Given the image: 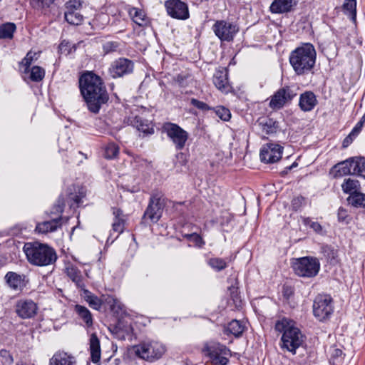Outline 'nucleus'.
Here are the masks:
<instances>
[{"mask_svg":"<svg viewBox=\"0 0 365 365\" xmlns=\"http://www.w3.org/2000/svg\"><path fill=\"white\" fill-rule=\"evenodd\" d=\"M79 88L88 109L93 113H98L101 106L108 101V94L103 80L92 72L81 76Z\"/></svg>","mask_w":365,"mask_h":365,"instance_id":"obj_1","label":"nucleus"},{"mask_svg":"<svg viewBox=\"0 0 365 365\" xmlns=\"http://www.w3.org/2000/svg\"><path fill=\"white\" fill-rule=\"evenodd\" d=\"M275 331L282 334L281 337V349L296 354V350L302 346L305 337L301 330L296 327L292 319L283 317L275 322Z\"/></svg>","mask_w":365,"mask_h":365,"instance_id":"obj_2","label":"nucleus"},{"mask_svg":"<svg viewBox=\"0 0 365 365\" xmlns=\"http://www.w3.org/2000/svg\"><path fill=\"white\" fill-rule=\"evenodd\" d=\"M317 60L314 46L310 43H302L293 50L289 57V63L298 76L312 73Z\"/></svg>","mask_w":365,"mask_h":365,"instance_id":"obj_3","label":"nucleus"},{"mask_svg":"<svg viewBox=\"0 0 365 365\" xmlns=\"http://www.w3.org/2000/svg\"><path fill=\"white\" fill-rule=\"evenodd\" d=\"M23 250L28 262L33 265L47 266L53 264L57 259L55 250L46 244L27 242L24 245Z\"/></svg>","mask_w":365,"mask_h":365,"instance_id":"obj_4","label":"nucleus"},{"mask_svg":"<svg viewBox=\"0 0 365 365\" xmlns=\"http://www.w3.org/2000/svg\"><path fill=\"white\" fill-rule=\"evenodd\" d=\"M137 356L148 361H153L160 359L165 353L164 346L156 341H144L133 346Z\"/></svg>","mask_w":365,"mask_h":365,"instance_id":"obj_5","label":"nucleus"},{"mask_svg":"<svg viewBox=\"0 0 365 365\" xmlns=\"http://www.w3.org/2000/svg\"><path fill=\"white\" fill-rule=\"evenodd\" d=\"M292 268L297 276L311 278L315 277L319 273L320 263L316 257H304L294 259Z\"/></svg>","mask_w":365,"mask_h":365,"instance_id":"obj_6","label":"nucleus"},{"mask_svg":"<svg viewBox=\"0 0 365 365\" xmlns=\"http://www.w3.org/2000/svg\"><path fill=\"white\" fill-rule=\"evenodd\" d=\"M163 130L173 143L176 150H182L189 138V133L176 123L167 122L163 125Z\"/></svg>","mask_w":365,"mask_h":365,"instance_id":"obj_7","label":"nucleus"},{"mask_svg":"<svg viewBox=\"0 0 365 365\" xmlns=\"http://www.w3.org/2000/svg\"><path fill=\"white\" fill-rule=\"evenodd\" d=\"M164 207L163 195L160 192H153L144 212L143 219H148L153 223L158 222L162 217Z\"/></svg>","mask_w":365,"mask_h":365,"instance_id":"obj_8","label":"nucleus"},{"mask_svg":"<svg viewBox=\"0 0 365 365\" xmlns=\"http://www.w3.org/2000/svg\"><path fill=\"white\" fill-rule=\"evenodd\" d=\"M203 351L214 365H227L229 362L228 356L231 355L230 350L226 346L217 342L207 344Z\"/></svg>","mask_w":365,"mask_h":365,"instance_id":"obj_9","label":"nucleus"},{"mask_svg":"<svg viewBox=\"0 0 365 365\" xmlns=\"http://www.w3.org/2000/svg\"><path fill=\"white\" fill-rule=\"evenodd\" d=\"M215 36L222 41H232L238 32L237 26L225 20H217L212 26Z\"/></svg>","mask_w":365,"mask_h":365,"instance_id":"obj_10","label":"nucleus"},{"mask_svg":"<svg viewBox=\"0 0 365 365\" xmlns=\"http://www.w3.org/2000/svg\"><path fill=\"white\" fill-rule=\"evenodd\" d=\"M333 312L332 299L327 294L316 297L313 303L314 315L320 321L328 318Z\"/></svg>","mask_w":365,"mask_h":365,"instance_id":"obj_11","label":"nucleus"},{"mask_svg":"<svg viewBox=\"0 0 365 365\" xmlns=\"http://www.w3.org/2000/svg\"><path fill=\"white\" fill-rule=\"evenodd\" d=\"M296 96L297 93L292 87L285 86L271 96L269 106L273 110L281 109L287 103H290Z\"/></svg>","mask_w":365,"mask_h":365,"instance_id":"obj_12","label":"nucleus"},{"mask_svg":"<svg viewBox=\"0 0 365 365\" xmlns=\"http://www.w3.org/2000/svg\"><path fill=\"white\" fill-rule=\"evenodd\" d=\"M38 307L31 299H20L14 305V311L16 315L21 319H30L37 314Z\"/></svg>","mask_w":365,"mask_h":365,"instance_id":"obj_13","label":"nucleus"},{"mask_svg":"<svg viewBox=\"0 0 365 365\" xmlns=\"http://www.w3.org/2000/svg\"><path fill=\"white\" fill-rule=\"evenodd\" d=\"M165 7L168 14L173 19L186 20L190 17L188 6L181 0H167Z\"/></svg>","mask_w":365,"mask_h":365,"instance_id":"obj_14","label":"nucleus"},{"mask_svg":"<svg viewBox=\"0 0 365 365\" xmlns=\"http://www.w3.org/2000/svg\"><path fill=\"white\" fill-rule=\"evenodd\" d=\"M134 63L126 58H119L110 66L108 72L113 78L123 77L133 73Z\"/></svg>","mask_w":365,"mask_h":365,"instance_id":"obj_15","label":"nucleus"},{"mask_svg":"<svg viewBox=\"0 0 365 365\" xmlns=\"http://www.w3.org/2000/svg\"><path fill=\"white\" fill-rule=\"evenodd\" d=\"M283 147L275 143H269L263 145L260 150L259 157L262 162L274 163L282 158Z\"/></svg>","mask_w":365,"mask_h":365,"instance_id":"obj_16","label":"nucleus"},{"mask_svg":"<svg viewBox=\"0 0 365 365\" xmlns=\"http://www.w3.org/2000/svg\"><path fill=\"white\" fill-rule=\"evenodd\" d=\"M82 4L80 1L71 0L66 3V10L64 14L66 21L71 25H80L83 19L80 9Z\"/></svg>","mask_w":365,"mask_h":365,"instance_id":"obj_17","label":"nucleus"},{"mask_svg":"<svg viewBox=\"0 0 365 365\" xmlns=\"http://www.w3.org/2000/svg\"><path fill=\"white\" fill-rule=\"evenodd\" d=\"M113 215L114 219L112 223L111 233L108 238V241L111 240L112 242L123 232L125 222V215L120 209L113 207Z\"/></svg>","mask_w":365,"mask_h":365,"instance_id":"obj_18","label":"nucleus"},{"mask_svg":"<svg viewBox=\"0 0 365 365\" xmlns=\"http://www.w3.org/2000/svg\"><path fill=\"white\" fill-rule=\"evenodd\" d=\"M354 157H351L334 165L330 174L334 178H341L345 175H354Z\"/></svg>","mask_w":365,"mask_h":365,"instance_id":"obj_19","label":"nucleus"},{"mask_svg":"<svg viewBox=\"0 0 365 365\" xmlns=\"http://www.w3.org/2000/svg\"><path fill=\"white\" fill-rule=\"evenodd\" d=\"M297 3L298 0H274L269 10L272 14L289 13L293 11Z\"/></svg>","mask_w":365,"mask_h":365,"instance_id":"obj_20","label":"nucleus"},{"mask_svg":"<svg viewBox=\"0 0 365 365\" xmlns=\"http://www.w3.org/2000/svg\"><path fill=\"white\" fill-rule=\"evenodd\" d=\"M62 220L63 217H58L51 218L50 220L37 223L36 231L42 234L55 232L58 228L61 227Z\"/></svg>","mask_w":365,"mask_h":365,"instance_id":"obj_21","label":"nucleus"},{"mask_svg":"<svg viewBox=\"0 0 365 365\" xmlns=\"http://www.w3.org/2000/svg\"><path fill=\"white\" fill-rule=\"evenodd\" d=\"M315 94L312 91H306L300 95L299 106L302 110L309 112L314 109L317 104Z\"/></svg>","mask_w":365,"mask_h":365,"instance_id":"obj_22","label":"nucleus"},{"mask_svg":"<svg viewBox=\"0 0 365 365\" xmlns=\"http://www.w3.org/2000/svg\"><path fill=\"white\" fill-rule=\"evenodd\" d=\"M25 275L19 274L14 272H8L5 275L7 285L13 290H22L25 287Z\"/></svg>","mask_w":365,"mask_h":365,"instance_id":"obj_23","label":"nucleus"},{"mask_svg":"<svg viewBox=\"0 0 365 365\" xmlns=\"http://www.w3.org/2000/svg\"><path fill=\"white\" fill-rule=\"evenodd\" d=\"M257 123L262 132L266 135L274 134L279 130L278 123L268 117H261Z\"/></svg>","mask_w":365,"mask_h":365,"instance_id":"obj_24","label":"nucleus"},{"mask_svg":"<svg viewBox=\"0 0 365 365\" xmlns=\"http://www.w3.org/2000/svg\"><path fill=\"white\" fill-rule=\"evenodd\" d=\"M212 81L217 89L226 91L229 87L227 70L225 68L216 70Z\"/></svg>","mask_w":365,"mask_h":365,"instance_id":"obj_25","label":"nucleus"},{"mask_svg":"<svg viewBox=\"0 0 365 365\" xmlns=\"http://www.w3.org/2000/svg\"><path fill=\"white\" fill-rule=\"evenodd\" d=\"M65 272L67 276L76 284L78 287L81 289L85 287L81 272L77 267L70 262L66 263L65 266Z\"/></svg>","mask_w":365,"mask_h":365,"instance_id":"obj_26","label":"nucleus"},{"mask_svg":"<svg viewBox=\"0 0 365 365\" xmlns=\"http://www.w3.org/2000/svg\"><path fill=\"white\" fill-rule=\"evenodd\" d=\"M75 358L66 352H56L50 359L49 365H76Z\"/></svg>","mask_w":365,"mask_h":365,"instance_id":"obj_27","label":"nucleus"},{"mask_svg":"<svg viewBox=\"0 0 365 365\" xmlns=\"http://www.w3.org/2000/svg\"><path fill=\"white\" fill-rule=\"evenodd\" d=\"M81 289L83 291V294L81 295L89 306L92 309L100 310L102 304L104 303V296L101 299L88 289H86L84 287L81 288Z\"/></svg>","mask_w":365,"mask_h":365,"instance_id":"obj_28","label":"nucleus"},{"mask_svg":"<svg viewBox=\"0 0 365 365\" xmlns=\"http://www.w3.org/2000/svg\"><path fill=\"white\" fill-rule=\"evenodd\" d=\"M74 310L78 317L83 321L85 327L90 328L93 326V315L88 309L84 306L76 304Z\"/></svg>","mask_w":365,"mask_h":365,"instance_id":"obj_29","label":"nucleus"},{"mask_svg":"<svg viewBox=\"0 0 365 365\" xmlns=\"http://www.w3.org/2000/svg\"><path fill=\"white\" fill-rule=\"evenodd\" d=\"M89 345L91 361L93 363H98L101 359V346L96 334H91Z\"/></svg>","mask_w":365,"mask_h":365,"instance_id":"obj_30","label":"nucleus"},{"mask_svg":"<svg viewBox=\"0 0 365 365\" xmlns=\"http://www.w3.org/2000/svg\"><path fill=\"white\" fill-rule=\"evenodd\" d=\"M128 14L133 22L139 26H145L148 24V19L143 10L132 7L128 10Z\"/></svg>","mask_w":365,"mask_h":365,"instance_id":"obj_31","label":"nucleus"},{"mask_svg":"<svg viewBox=\"0 0 365 365\" xmlns=\"http://www.w3.org/2000/svg\"><path fill=\"white\" fill-rule=\"evenodd\" d=\"M56 0H30L31 7L43 15H47Z\"/></svg>","mask_w":365,"mask_h":365,"instance_id":"obj_32","label":"nucleus"},{"mask_svg":"<svg viewBox=\"0 0 365 365\" xmlns=\"http://www.w3.org/2000/svg\"><path fill=\"white\" fill-rule=\"evenodd\" d=\"M16 30L14 23L7 22L0 25V39H11Z\"/></svg>","mask_w":365,"mask_h":365,"instance_id":"obj_33","label":"nucleus"},{"mask_svg":"<svg viewBox=\"0 0 365 365\" xmlns=\"http://www.w3.org/2000/svg\"><path fill=\"white\" fill-rule=\"evenodd\" d=\"M349 204L354 207H365V194L361 192H354L347 198Z\"/></svg>","mask_w":365,"mask_h":365,"instance_id":"obj_34","label":"nucleus"},{"mask_svg":"<svg viewBox=\"0 0 365 365\" xmlns=\"http://www.w3.org/2000/svg\"><path fill=\"white\" fill-rule=\"evenodd\" d=\"M342 10L344 13L349 16L351 21L354 22L356 19V0H346L342 5Z\"/></svg>","mask_w":365,"mask_h":365,"instance_id":"obj_35","label":"nucleus"},{"mask_svg":"<svg viewBox=\"0 0 365 365\" xmlns=\"http://www.w3.org/2000/svg\"><path fill=\"white\" fill-rule=\"evenodd\" d=\"M109 20V16L107 14H100L96 16L90 24L94 29L101 30L108 24Z\"/></svg>","mask_w":365,"mask_h":365,"instance_id":"obj_36","label":"nucleus"},{"mask_svg":"<svg viewBox=\"0 0 365 365\" xmlns=\"http://www.w3.org/2000/svg\"><path fill=\"white\" fill-rule=\"evenodd\" d=\"M344 192L351 195L354 192H357L360 189L359 180L351 178L345 179L341 185Z\"/></svg>","mask_w":365,"mask_h":365,"instance_id":"obj_37","label":"nucleus"},{"mask_svg":"<svg viewBox=\"0 0 365 365\" xmlns=\"http://www.w3.org/2000/svg\"><path fill=\"white\" fill-rule=\"evenodd\" d=\"M329 361L332 365H341L344 359L342 350L335 347H331L329 350Z\"/></svg>","mask_w":365,"mask_h":365,"instance_id":"obj_38","label":"nucleus"},{"mask_svg":"<svg viewBox=\"0 0 365 365\" xmlns=\"http://www.w3.org/2000/svg\"><path fill=\"white\" fill-rule=\"evenodd\" d=\"M109 306L110 309L114 313H118L123 307L121 302L113 296H104V303Z\"/></svg>","mask_w":365,"mask_h":365,"instance_id":"obj_39","label":"nucleus"},{"mask_svg":"<svg viewBox=\"0 0 365 365\" xmlns=\"http://www.w3.org/2000/svg\"><path fill=\"white\" fill-rule=\"evenodd\" d=\"M65 201L63 197H59L51 210L50 217H62L61 215L64 210Z\"/></svg>","mask_w":365,"mask_h":365,"instance_id":"obj_40","label":"nucleus"},{"mask_svg":"<svg viewBox=\"0 0 365 365\" xmlns=\"http://www.w3.org/2000/svg\"><path fill=\"white\" fill-rule=\"evenodd\" d=\"M354 174L357 175L365 179V158L354 157Z\"/></svg>","mask_w":365,"mask_h":365,"instance_id":"obj_41","label":"nucleus"},{"mask_svg":"<svg viewBox=\"0 0 365 365\" xmlns=\"http://www.w3.org/2000/svg\"><path fill=\"white\" fill-rule=\"evenodd\" d=\"M226 330L235 336H240L244 331V326L240 321L232 320L228 324Z\"/></svg>","mask_w":365,"mask_h":365,"instance_id":"obj_42","label":"nucleus"},{"mask_svg":"<svg viewBox=\"0 0 365 365\" xmlns=\"http://www.w3.org/2000/svg\"><path fill=\"white\" fill-rule=\"evenodd\" d=\"M135 125L138 130L142 131L144 133L151 134L154 132L153 128L150 126L148 121L143 120L139 117L135 118Z\"/></svg>","mask_w":365,"mask_h":365,"instance_id":"obj_43","label":"nucleus"},{"mask_svg":"<svg viewBox=\"0 0 365 365\" xmlns=\"http://www.w3.org/2000/svg\"><path fill=\"white\" fill-rule=\"evenodd\" d=\"M29 72H30V79L34 82L41 81L45 76L44 69L38 66L32 67Z\"/></svg>","mask_w":365,"mask_h":365,"instance_id":"obj_44","label":"nucleus"},{"mask_svg":"<svg viewBox=\"0 0 365 365\" xmlns=\"http://www.w3.org/2000/svg\"><path fill=\"white\" fill-rule=\"evenodd\" d=\"M38 56L39 53L36 52L29 51L27 53L26 56L24 57L21 62V64L25 67V73H29L31 64L33 61L37 60Z\"/></svg>","mask_w":365,"mask_h":365,"instance_id":"obj_45","label":"nucleus"},{"mask_svg":"<svg viewBox=\"0 0 365 365\" xmlns=\"http://www.w3.org/2000/svg\"><path fill=\"white\" fill-rule=\"evenodd\" d=\"M215 114L223 121H228L231 118L230 110L224 106L212 108Z\"/></svg>","mask_w":365,"mask_h":365,"instance_id":"obj_46","label":"nucleus"},{"mask_svg":"<svg viewBox=\"0 0 365 365\" xmlns=\"http://www.w3.org/2000/svg\"><path fill=\"white\" fill-rule=\"evenodd\" d=\"M119 153V148L115 143H109L105 148L104 156L107 159H113Z\"/></svg>","mask_w":365,"mask_h":365,"instance_id":"obj_47","label":"nucleus"},{"mask_svg":"<svg viewBox=\"0 0 365 365\" xmlns=\"http://www.w3.org/2000/svg\"><path fill=\"white\" fill-rule=\"evenodd\" d=\"M302 222L304 225L312 228L315 232L322 234L323 227L318 222L312 221L310 217H303Z\"/></svg>","mask_w":365,"mask_h":365,"instance_id":"obj_48","label":"nucleus"},{"mask_svg":"<svg viewBox=\"0 0 365 365\" xmlns=\"http://www.w3.org/2000/svg\"><path fill=\"white\" fill-rule=\"evenodd\" d=\"M209 265L217 271H221L227 267L225 259L221 258H211L208 261Z\"/></svg>","mask_w":365,"mask_h":365,"instance_id":"obj_49","label":"nucleus"},{"mask_svg":"<svg viewBox=\"0 0 365 365\" xmlns=\"http://www.w3.org/2000/svg\"><path fill=\"white\" fill-rule=\"evenodd\" d=\"M86 192L83 190L79 191L78 194H71L69 199L72 201L71 207H79L83 203V198L85 197Z\"/></svg>","mask_w":365,"mask_h":365,"instance_id":"obj_50","label":"nucleus"},{"mask_svg":"<svg viewBox=\"0 0 365 365\" xmlns=\"http://www.w3.org/2000/svg\"><path fill=\"white\" fill-rule=\"evenodd\" d=\"M191 80H192V76L188 73H179L175 78V81L181 87L187 86Z\"/></svg>","mask_w":365,"mask_h":365,"instance_id":"obj_51","label":"nucleus"},{"mask_svg":"<svg viewBox=\"0 0 365 365\" xmlns=\"http://www.w3.org/2000/svg\"><path fill=\"white\" fill-rule=\"evenodd\" d=\"M0 358L1 359V362L5 365H11L13 364V356L10 352L6 349L0 350Z\"/></svg>","mask_w":365,"mask_h":365,"instance_id":"obj_52","label":"nucleus"},{"mask_svg":"<svg viewBox=\"0 0 365 365\" xmlns=\"http://www.w3.org/2000/svg\"><path fill=\"white\" fill-rule=\"evenodd\" d=\"M190 103L195 108H197L199 110H202V111L212 110V108L209 106L207 103H205L202 101H200L196 98H191Z\"/></svg>","mask_w":365,"mask_h":365,"instance_id":"obj_53","label":"nucleus"},{"mask_svg":"<svg viewBox=\"0 0 365 365\" xmlns=\"http://www.w3.org/2000/svg\"><path fill=\"white\" fill-rule=\"evenodd\" d=\"M305 204V198L302 196H297L294 197L291 202L292 210L294 211L299 210Z\"/></svg>","mask_w":365,"mask_h":365,"instance_id":"obj_54","label":"nucleus"},{"mask_svg":"<svg viewBox=\"0 0 365 365\" xmlns=\"http://www.w3.org/2000/svg\"><path fill=\"white\" fill-rule=\"evenodd\" d=\"M119 47V43L116 41H108L103 45V50L106 53L115 51Z\"/></svg>","mask_w":365,"mask_h":365,"instance_id":"obj_55","label":"nucleus"},{"mask_svg":"<svg viewBox=\"0 0 365 365\" xmlns=\"http://www.w3.org/2000/svg\"><path fill=\"white\" fill-rule=\"evenodd\" d=\"M364 125V123L360 120L356 124V125L354 127L352 130L351 131V133H352V135H355L356 137L359 134V133L361 131Z\"/></svg>","mask_w":365,"mask_h":365,"instance_id":"obj_56","label":"nucleus"},{"mask_svg":"<svg viewBox=\"0 0 365 365\" xmlns=\"http://www.w3.org/2000/svg\"><path fill=\"white\" fill-rule=\"evenodd\" d=\"M337 216L339 222H344L348 217L347 211L343 207H339L338 210Z\"/></svg>","mask_w":365,"mask_h":365,"instance_id":"obj_57","label":"nucleus"},{"mask_svg":"<svg viewBox=\"0 0 365 365\" xmlns=\"http://www.w3.org/2000/svg\"><path fill=\"white\" fill-rule=\"evenodd\" d=\"M69 43L65 40L59 44L58 49L61 53H69Z\"/></svg>","mask_w":365,"mask_h":365,"instance_id":"obj_58","label":"nucleus"},{"mask_svg":"<svg viewBox=\"0 0 365 365\" xmlns=\"http://www.w3.org/2000/svg\"><path fill=\"white\" fill-rule=\"evenodd\" d=\"M324 252H325V255L331 259H334L336 257V252L329 247H325Z\"/></svg>","mask_w":365,"mask_h":365,"instance_id":"obj_59","label":"nucleus"},{"mask_svg":"<svg viewBox=\"0 0 365 365\" xmlns=\"http://www.w3.org/2000/svg\"><path fill=\"white\" fill-rule=\"evenodd\" d=\"M356 138L355 135H352V133H349V135L346 137L343 141L342 145L344 148L348 147L353 141V140Z\"/></svg>","mask_w":365,"mask_h":365,"instance_id":"obj_60","label":"nucleus"},{"mask_svg":"<svg viewBox=\"0 0 365 365\" xmlns=\"http://www.w3.org/2000/svg\"><path fill=\"white\" fill-rule=\"evenodd\" d=\"M187 237L190 240L194 241L197 245L202 242V237L196 233L189 235Z\"/></svg>","mask_w":365,"mask_h":365,"instance_id":"obj_61","label":"nucleus"},{"mask_svg":"<svg viewBox=\"0 0 365 365\" xmlns=\"http://www.w3.org/2000/svg\"><path fill=\"white\" fill-rule=\"evenodd\" d=\"M292 294V292L291 289H289L288 288L284 289V296L289 297Z\"/></svg>","mask_w":365,"mask_h":365,"instance_id":"obj_62","label":"nucleus"}]
</instances>
